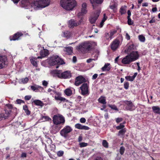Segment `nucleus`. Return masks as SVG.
Segmentation results:
<instances>
[{
	"label": "nucleus",
	"instance_id": "obj_33",
	"mask_svg": "<svg viewBox=\"0 0 160 160\" xmlns=\"http://www.w3.org/2000/svg\"><path fill=\"white\" fill-rule=\"evenodd\" d=\"M23 109L25 110V112L27 114L29 115L30 114V111L28 109V106L27 105L23 106Z\"/></svg>",
	"mask_w": 160,
	"mask_h": 160
},
{
	"label": "nucleus",
	"instance_id": "obj_16",
	"mask_svg": "<svg viewBox=\"0 0 160 160\" xmlns=\"http://www.w3.org/2000/svg\"><path fill=\"white\" fill-rule=\"evenodd\" d=\"M7 58L5 56H0V69L6 64Z\"/></svg>",
	"mask_w": 160,
	"mask_h": 160
},
{
	"label": "nucleus",
	"instance_id": "obj_62",
	"mask_svg": "<svg viewBox=\"0 0 160 160\" xmlns=\"http://www.w3.org/2000/svg\"><path fill=\"white\" fill-rule=\"evenodd\" d=\"M127 13H128V14L127 18H129L130 17L131 15V12L130 10H128Z\"/></svg>",
	"mask_w": 160,
	"mask_h": 160
},
{
	"label": "nucleus",
	"instance_id": "obj_23",
	"mask_svg": "<svg viewBox=\"0 0 160 160\" xmlns=\"http://www.w3.org/2000/svg\"><path fill=\"white\" fill-rule=\"evenodd\" d=\"M65 51L67 54L69 55H71L73 53V48L71 47H68L65 48Z\"/></svg>",
	"mask_w": 160,
	"mask_h": 160
},
{
	"label": "nucleus",
	"instance_id": "obj_31",
	"mask_svg": "<svg viewBox=\"0 0 160 160\" xmlns=\"http://www.w3.org/2000/svg\"><path fill=\"white\" fill-rule=\"evenodd\" d=\"M28 0H22L21 1L22 4V7H25L27 6L28 3Z\"/></svg>",
	"mask_w": 160,
	"mask_h": 160
},
{
	"label": "nucleus",
	"instance_id": "obj_26",
	"mask_svg": "<svg viewBox=\"0 0 160 160\" xmlns=\"http://www.w3.org/2000/svg\"><path fill=\"white\" fill-rule=\"evenodd\" d=\"M103 0H90L91 3L92 4V6L93 8H94L93 4L95 2L97 4H101Z\"/></svg>",
	"mask_w": 160,
	"mask_h": 160
},
{
	"label": "nucleus",
	"instance_id": "obj_55",
	"mask_svg": "<svg viewBox=\"0 0 160 160\" xmlns=\"http://www.w3.org/2000/svg\"><path fill=\"white\" fill-rule=\"evenodd\" d=\"M78 26L79 25L81 24L83 22V19L82 18H81L80 20L78 22H77Z\"/></svg>",
	"mask_w": 160,
	"mask_h": 160
},
{
	"label": "nucleus",
	"instance_id": "obj_3",
	"mask_svg": "<svg viewBox=\"0 0 160 160\" xmlns=\"http://www.w3.org/2000/svg\"><path fill=\"white\" fill-rule=\"evenodd\" d=\"M61 6L67 10H72L77 5L75 0H61Z\"/></svg>",
	"mask_w": 160,
	"mask_h": 160
},
{
	"label": "nucleus",
	"instance_id": "obj_43",
	"mask_svg": "<svg viewBox=\"0 0 160 160\" xmlns=\"http://www.w3.org/2000/svg\"><path fill=\"white\" fill-rule=\"evenodd\" d=\"M88 144L85 142H81L79 143V145L81 148L87 146Z\"/></svg>",
	"mask_w": 160,
	"mask_h": 160
},
{
	"label": "nucleus",
	"instance_id": "obj_12",
	"mask_svg": "<svg viewBox=\"0 0 160 160\" xmlns=\"http://www.w3.org/2000/svg\"><path fill=\"white\" fill-rule=\"evenodd\" d=\"M100 13V12L98 11L94 13V16H91L90 17L89 20L91 23H94L96 22L99 15Z\"/></svg>",
	"mask_w": 160,
	"mask_h": 160
},
{
	"label": "nucleus",
	"instance_id": "obj_61",
	"mask_svg": "<svg viewBox=\"0 0 160 160\" xmlns=\"http://www.w3.org/2000/svg\"><path fill=\"white\" fill-rule=\"evenodd\" d=\"M107 17L106 16L105 14H104V17L102 18V22H104L107 19Z\"/></svg>",
	"mask_w": 160,
	"mask_h": 160
},
{
	"label": "nucleus",
	"instance_id": "obj_32",
	"mask_svg": "<svg viewBox=\"0 0 160 160\" xmlns=\"http://www.w3.org/2000/svg\"><path fill=\"white\" fill-rule=\"evenodd\" d=\"M64 37L68 38L71 36V32L68 31H66L63 33Z\"/></svg>",
	"mask_w": 160,
	"mask_h": 160
},
{
	"label": "nucleus",
	"instance_id": "obj_19",
	"mask_svg": "<svg viewBox=\"0 0 160 160\" xmlns=\"http://www.w3.org/2000/svg\"><path fill=\"white\" fill-rule=\"evenodd\" d=\"M76 21L73 19H71L68 22V27L71 28H73L74 27L78 26Z\"/></svg>",
	"mask_w": 160,
	"mask_h": 160
},
{
	"label": "nucleus",
	"instance_id": "obj_54",
	"mask_svg": "<svg viewBox=\"0 0 160 160\" xmlns=\"http://www.w3.org/2000/svg\"><path fill=\"white\" fill-rule=\"evenodd\" d=\"M89 129V128L85 126H82V129L88 130Z\"/></svg>",
	"mask_w": 160,
	"mask_h": 160
},
{
	"label": "nucleus",
	"instance_id": "obj_20",
	"mask_svg": "<svg viewBox=\"0 0 160 160\" xmlns=\"http://www.w3.org/2000/svg\"><path fill=\"white\" fill-rule=\"evenodd\" d=\"M31 88L32 90L33 91H35L36 90L42 91L43 89L42 87L36 85L31 86Z\"/></svg>",
	"mask_w": 160,
	"mask_h": 160
},
{
	"label": "nucleus",
	"instance_id": "obj_4",
	"mask_svg": "<svg viewBox=\"0 0 160 160\" xmlns=\"http://www.w3.org/2000/svg\"><path fill=\"white\" fill-rule=\"evenodd\" d=\"M92 47V44L88 42L80 43L77 46V49L82 53H86L89 51Z\"/></svg>",
	"mask_w": 160,
	"mask_h": 160
},
{
	"label": "nucleus",
	"instance_id": "obj_11",
	"mask_svg": "<svg viewBox=\"0 0 160 160\" xmlns=\"http://www.w3.org/2000/svg\"><path fill=\"white\" fill-rule=\"evenodd\" d=\"M120 41L118 39H115L112 42L111 45L112 49L115 51L117 49L119 45Z\"/></svg>",
	"mask_w": 160,
	"mask_h": 160
},
{
	"label": "nucleus",
	"instance_id": "obj_35",
	"mask_svg": "<svg viewBox=\"0 0 160 160\" xmlns=\"http://www.w3.org/2000/svg\"><path fill=\"white\" fill-rule=\"evenodd\" d=\"M117 6V4L116 3H114L113 4L110 6V8L113 9L114 12L116 11V8Z\"/></svg>",
	"mask_w": 160,
	"mask_h": 160
},
{
	"label": "nucleus",
	"instance_id": "obj_63",
	"mask_svg": "<svg viewBox=\"0 0 160 160\" xmlns=\"http://www.w3.org/2000/svg\"><path fill=\"white\" fill-rule=\"evenodd\" d=\"M27 156V154L26 153L23 152L21 154V157L22 158H26Z\"/></svg>",
	"mask_w": 160,
	"mask_h": 160
},
{
	"label": "nucleus",
	"instance_id": "obj_56",
	"mask_svg": "<svg viewBox=\"0 0 160 160\" xmlns=\"http://www.w3.org/2000/svg\"><path fill=\"white\" fill-rule=\"evenodd\" d=\"M31 98V96H26L25 97V99L26 100H30Z\"/></svg>",
	"mask_w": 160,
	"mask_h": 160
},
{
	"label": "nucleus",
	"instance_id": "obj_41",
	"mask_svg": "<svg viewBox=\"0 0 160 160\" xmlns=\"http://www.w3.org/2000/svg\"><path fill=\"white\" fill-rule=\"evenodd\" d=\"M125 149L124 147L122 146L120 147L119 152L121 155H123L124 153Z\"/></svg>",
	"mask_w": 160,
	"mask_h": 160
},
{
	"label": "nucleus",
	"instance_id": "obj_9",
	"mask_svg": "<svg viewBox=\"0 0 160 160\" xmlns=\"http://www.w3.org/2000/svg\"><path fill=\"white\" fill-rule=\"evenodd\" d=\"M88 87L87 83H84L80 87L82 94L84 95L88 94Z\"/></svg>",
	"mask_w": 160,
	"mask_h": 160
},
{
	"label": "nucleus",
	"instance_id": "obj_18",
	"mask_svg": "<svg viewBox=\"0 0 160 160\" xmlns=\"http://www.w3.org/2000/svg\"><path fill=\"white\" fill-rule=\"evenodd\" d=\"M132 61L131 58L129 57V55L126 56L122 60V62L124 64H128Z\"/></svg>",
	"mask_w": 160,
	"mask_h": 160
},
{
	"label": "nucleus",
	"instance_id": "obj_58",
	"mask_svg": "<svg viewBox=\"0 0 160 160\" xmlns=\"http://www.w3.org/2000/svg\"><path fill=\"white\" fill-rule=\"evenodd\" d=\"M42 118H44L46 120L49 121V120L51 119L48 116H43Z\"/></svg>",
	"mask_w": 160,
	"mask_h": 160
},
{
	"label": "nucleus",
	"instance_id": "obj_8",
	"mask_svg": "<svg viewBox=\"0 0 160 160\" xmlns=\"http://www.w3.org/2000/svg\"><path fill=\"white\" fill-rule=\"evenodd\" d=\"M86 82L85 78L82 76L77 77L75 79V85L78 86L81 83Z\"/></svg>",
	"mask_w": 160,
	"mask_h": 160
},
{
	"label": "nucleus",
	"instance_id": "obj_36",
	"mask_svg": "<svg viewBox=\"0 0 160 160\" xmlns=\"http://www.w3.org/2000/svg\"><path fill=\"white\" fill-rule=\"evenodd\" d=\"M126 130L125 129H123L119 131L118 135V136L123 135L126 132Z\"/></svg>",
	"mask_w": 160,
	"mask_h": 160
},
{
	"label": "nucleus",
	"instance_id": "obj_7",
	"mask_svg": "<svg viewBox=\"0 0 160 160\" xmlns=\"http://www.w3.org/2000/svg\"><path fill=\"white\" fill-rule=\"evenodd\" d=\"M72 130L70 126H67L60 131V134L62 137L66 138L68 136V134L72 132Z\"/></svg>",
	"mask_w": 160,
	"mask_h": 160
},
{
	"label": "nucleus",
	"instance_id": "obj_40",
	"mask_svg": "<svg viewBox=\"0 0 160 160\" xmlns=\"http://www.w3.org/2000/svg\"><path fill=\"white\" fill-rule=\"evenodd\" d=\"M125 79L128 81H132L134 80V79L132 76H128L125 77Z\"/></svg>",
	"mask_w": 160,
	"mask_h": 160
},
{
	"label": "nucleus",
	"instance_id": "obj_44",
	"mask_svg": "<svg viewBox=\"0 0 160 160\" xmlns=\"http://www.w3.org/2000/svg\"><path fill=\"white\" fill-rule=\"evenodd\" d=\"M28 81V79L27 77H26L25 78H22L21 79L22 82L23 83H27Z\"/></svg>",
	"mask_w": 160,
	"mask_h": 160
},
{
	"label": "nucleus",
	"instance_id": "obj_28",
	"mask_svg": "<svg viewBox=\"0 0 160 160\" xmlns=\"http://www.w3.org/2000/svg\"><path fill=\"white\" fill-rule=\"evenodd\" d=\"M98 102H99L103 104H105L106 103L105 99V98L104 97H101L98 99Z\"/></svg>",
	"mask_w": 160,
	"mask_h": 160
},
{
	"label": "nucleus",
	"instance_id": "obj_29",
	"mask_svg": "<svg viewBox=\"0 0 160 160\" xmlns=\"http://www.w3.org/2000/svg\"><path fill=\"white\" fill-rule=\"evenodd\" d=\"M126 6H122L121 7L120 9V12L121 15L124 14L126 13Z\"/></svg>",
	"mask_w": 160,
	"mask_h": 160
},
{
	"label": "nucleus",
	"instance_id": "obj_34",
	"mask_svg": "<svg viewBox=\"0 0 160 160\" xmlns=\"http://www.w3.org/2000/svg\"><path fill=\"white\" fill-rule=\"evenodd\" d=\"M135 48H136L134 45L133 44H132L129 45L128 48V52H130L132 50L135 49Z\"/></svg>",
	"mask_w": 160,
	"mask_h": 160
},
{
	"label": "nucleus",
	"instance_id": "obj_1",
	"mask_svg": "<svg viewBox=\"0 0 160 160\" xmlns=\"http://www.w3.org/2000/svg\"><path fill=\"white\" fill-rule=\"evenodd\" d=\"M51 74L53 77H57L60 78L68 79L72 77L71 72L69 71L62 72L61 71L55 70L52 71Z\"/></svg>",
	"mask_w": 160,
	"mask_h": 160
},
{
	"label": "nucleus",
	"instance_id": "obj_39",
	"mask_svg": "<svg viewBox=\"0 0 160 160\" xmlns=\"http://www.w3.org/2000/svg\"><path fill=\"white\" fill-rule=\"evenodd\" d=\"M138 38L140 41L142 42H144L145 39L144 37L142 35H140L138 36Z\"/></svg>",
	"mask_w": 160,
	"mask_h": 160
},
{
	"label": "nucleus",
	"instance_id": "obj_21",
	"mask_svg": "<svg viewBox=\"0 0 160 160\" xmlns=\"http://www.w3.org/2000/svg\"><path fill=\"white\" fill-rule=\"evenodd\" d=\"M23 34L21 32H18L14 34L11 40H16L19 39V38L22 36Z\"/></svg>",
	"mask_w": 160,
	"mask_h": 160
},
{
	"label": "nucleus",
	"instance_id": "obj_53",
	"mask_svg": "<svg viewBox=\"0 0 160 160\" xmlns=\"http://www.w3.org/2000/svg\"><path fill=\"white\" fill-rule=\"evenodd\" d=\"M16 102H17V104H20L22 102L24 103V102L23 101H22V100L17 99L16 100Z\"/></svg>",
	"mask_w": 160,
	"mask_h": 160
},
{
	"label": "nucleus",
	"instance_id": "obj_6",
	"mask_svg": "<svg viewBox=\"0 0 160 160\" xmlns=\"http://www.w3.org/2000/svg\"><path fill=\"white\" fill-rule=\"evenodd\" d=\"M65 63L62 59L59 57L58 56H55L52 57L51 64L52 65H55L56 64L62 65Z\"/></svg>",
	"mask_w": 160,
	"mask_h": 160
},
{
	"label": "nucleus",
	"instance_id": "obj_24",
	"mask_svg": "<svg viewBox=\"0 0 160 160\" xmlns=\"http://www.w3.org/2000/svg\"><path fill=\"white\" fill-rule=\"evenodd\" d=\"M33 102L36 105L40 106L41 107H43L44 104L42 102L39 100H34Z\"/></svg>",
	"mask_w": 160,
	"mask_h": 160
},
{
	"label": "nucleus",
	"instance_id": "obj_5",
	"mask_svg": "<svg viewBox=\"0 0 160 160\" xmlns=\"http://www.w3.org/2000/svg\"><path fill=\"white\" fill-rule=\"evenodd\" d=\"M52 118L54 124L56 125L63 124L65 122L64 118L62 115L59 114L54 115Z\"/></svg>",
	"mask_w": 160,
	"mask_h": 160
},
{
	"label": "nucleus",
	"instance_id": "obj_37",
	"mask_svg": "<svg viewBox=\"0 0 160 160\" xmlns=\"http://www.w3.org/2000/svg\"><path fill=\"white\" fill-rule=\"evenodd\" d=\"M108 106L112 109L116 110L117 111H118V109L117 108V107L114 105H111L108 104Z\"/></svg>",
	"mask_w": 160,
	"mask_h": 160
},
{
	"label": "nucleus",
	"instance_id": "obj_13",
	"mask_svg": "<svg viewBox=\"0 0 160 160\" xmlns=\"http://www.w3.org/2000/svg\"><path fill=\"white\" fill-rule=\"evenodd\" d=\"M124 103L127 105L126 108V109L128 110L132 111L135 108L134 105L132 102L128 101H124Z\"/></svg>",
	"mask_w": 160,
	"mask_h": 160
},
{
	"label": "nucleus",
	"instance_id": "obj_14",
	"mask_svg": "<svg viewBox=\"0 0 160 160\" xmlns=\"http://www.w3.org/2000/svg\"><path fill=\"white\" fill-rule=\"evenodd\" d=\"M87 4L86 3H83L82 6L81 12L78 14V16H80L82 15L85 14L87 12L86 10Z\"/></svg>",
	"mask_w": 160,
	"mask_h": 160
},
{
	"label": "nucleus",
	"instance_id": "obj_49",
	"mask_svg": "<svg viewBox=\"0 0 160 160\" xmlns=\"http://www.w3.org/2000/svg\"><path fill=\"white\" fill-rule=\"evenodd\" d=\"M128 23L129 25H132L133 24V22L132 21L130 17L129 18H128Z\"/></svg>",
	"mask_w": 160,
	"mask_h": 160
},
{
	"label": "nucleus",
	"instance_id": "obj_2",
	"mask_svg": "<svg viewBox=\"0 0 160 160\" xmlns=\"http://www.w3.org/2000/svg\"><path fill=\"white\" fill-rule=\"evenodd\" d=\"M51 0H36L31 4L32 8L37 9L39 8H43L49 5Z\"/></svg>",
	"mask_w": 160,
	"mask_h": 160
},
{
	"label": "nucleus",
	"instance_id": "obj_47",
	"mask_svg": "<svg viewBox=\"0 0 160 160\" xmlns=\"http://www.w3.org/2000/svg\"><path fill=\"white\" fill-rule=\"evenodd\" d=\"M124 127V126L122 124H120L119 126H118L116 127V128L118 130H119L123 128Z\"/></svg>",
	"mask_w": 160,
	"mask_h": 160
},
{
	"label": "nucleus",
	"instance_id": "obj_27",
	"mask_svg": "<svg viewBox=\"0 0 160 160\" xmlns=\"http://www.w3.org/2000/svg\"><path fill=\"white\" fill-rule=\"evenodd\" d=\"M153 111L156 113H160V108L157 106H153L152 108Z\"/></svg>",
	"mask_w": 160,
	"mask_h": 160
},
{
	"label": "nucleus",
	"instance_id": "obj_64",
	"mask_svg": "<svg viewBox=\"0 0 160 160\" xmlns=\"http://www.w3.org/2000/svg\"><path fill=\"white\" fill-rule=\"evenodd\" d=\"M94 160H103V159L100 157H97Z\"/></svg>",
	"mask_w": 160,
	"mask_h": 160
},
{
	"label": "nucleus",
	"instance_id": "obj_15",
	"mask_svg": "<svg viewBox=\"0 0 160 160\" xmlns=\"http://www.w3.org/2000/svg\"><path fill=\"white\" fill-rule=\"evenodd\" d=\"M40 56L38 57L37 58H42L48 56V51L47 49H43L40 51Z\"/></svg>",
	"mask_w": 160,
	"mask_h": 160
},
{
	"label": "nucleus",
	"instance_id": "obj_22",
	"mask_svg": "<svg viewBox=\"0 0 160 160\" xmlns=\"http://www.w3.org/2000/svg\"><path fill=\"white\" fill-rule=\"evenodd\" d=\"M110 65V64L109 63H107L105 64L104 66L102 68V71H108L111 69Z\"/></svg>",
	"mask_w": 160,
	"mask_h": 160
},
{
	"label": "nucleus",
	"instance_id": "obj_10",
	"mask_svg": "<svg viewBox=\"0 0 160 160\" xmlns=\"http://www.w3.org/2000/svg\"><path fill=\"white\" fill-rule=\"evenodd\" d=\"M128 55L131 59L132 62L138 59L139 57V55L138 51L132 52Z\"/></svg>",
	"mask_w": 160,
	"mask_h": 160
},
{
	"label": "nucleus",
	"instance_id": "obj_60",
	"mask_svg": "<svg viewBox=\"0 0 160 160\" xmlns=\"http://www.w3.org/2000/svg\"><path fill=\"white\" fill-rule=\"evenodd\" d=\"M80 121L81 123H84L86 122V119L84 118H82L80 119Z\"/></svg>",
	"mask_w": 160,
	"mask_h": 160
},
{
	"label": "nucleus",
	"instance_id": "obj_50",
	"mask_svg": "<svg viewBox=\"0 0 160 160\" xmlns=\"http://www.w3.org/2000/svg\"><path fill=\"white\" fill-rule=\"evenodd\" d=\"M105 37L107 39H111L112 38L110 34L108 33H105Z\"/></svg>",
	"mask_w": 160,
	"mask_h": 160
},
{
	"label": "nucleus",
	"instance_id": "obj_57",
	"mask_svg": "<svg viewBox=\"0 0 160 160\" xmlns=\"http://www.w3.org/2000/svg\"><path fill=\"white\" fill-rule=\"evenodd\" d=\"M48 83V82L46 81H43L42 82V85L46 87L47 86Z\"/></svg>",
	"mask_w": 160,
	"mask_h": 160
},
{
	"label": "nucleus",
	"instance_id": "obj_46",
	"mask_svg": "<svg viewBox=\"0 0 160 160\" xmlns=\"http://www.w3.org/2000/svg\"><path fill=\"white\" fill-rule=\"evenodd\" d=\"M64 154V152L62 151H60L57 152V154L58 157L62 156Z\"/></svg>",
	"mask_w": 160,
	"mask_h": 160
},
{
	"label": "nucleus",
	"instance_id": "obj_17",
	"mask_svg": "<svg viewBox=\"0 0 160 160\" xmlns=\"http://www.w3.org/2000/svg\"><path fill=\"white\" fill-rule=\"evenodd\" d=\"M10 111H5L4 113H2L0 114V121L3 119L7 118L9 116L10 114Z\"/></svg>",
	"mask_w": 160,
	"mask_h": 160
},
{
	"label": "nucleus",
	"instance_id": "obj_25",
	"mask_svg": "<svg viewBox=\"0 0 160 160\" xmlns=\"http://www.w3.org/2000/svg\"><path fill=\"white\" fill-rule=\"evenodd\" d=\"M58 96L55 97V99L56 100H59L61 101H64L66 100V99L64 98L61 97L59 93H57Z\"/></svg>",
	"mask_w": 160,
	"mask_h": 160
},
{
	"label": "nucleus",
	"instance_id": "obj_52",
	"mask_svg": "<svg viewBox=\"0 0 160 160\" xmlns=\"http://www.w3.org/2000/svg\"><path fill=\"white\" fill-rule=\"evenodd\" d=\"M123 119L122 118H117L116 119V122L117 123L119 122L122 121Z\"/></svg>",
	"mask_w": 160,
	"mask_h": 160
},
{
	"label": "nucleus",
	"instance_id": "obj_42",
	"mask_svg": "<svg viewBox=\"0 0 160 160\" xmlns=\"http://www.w3.org/2000/svg\"><path fill=\"white\" fill-rule=\"evenodd\" d=\"M31 62L32 64L34 66H36L37 65V63L36 61H35V58H32L30 59Z\"/></svg>",
	"mask_w": 160,
	"mask_h": 160
},
{
	"label": "nucleus",
	"instance_id": "obj_38",
	"mask_svg": "<svg viewBox=\"0 0 160 160\" xmlns=\"http://www.w3.org/2000/svg\"><path fill=\"white\" fill-rule=\"evenodd\" d=\"M103 146L105 148H108V143L106 140H103L102 142Z\"/></svg>",
	"mask_w": 160,
	"mask_h": 160
},
{
	"label": "nucleus",
	"instance_id": "obj_48",
	"mask_svg": "<svg viewBox=\"0 0 160 160\" xmlns=\"http://www.w3.org/2000/svg\"><path fill=\"white\" fill-rule=\"evenodd\" d=\"M129 83L128 82H125L124 85V88H125L126 89H128L129 87Z\"/></svg>",
	"mask_w": 160,
	"mask_h": 160
},
{
	"label": "nucleus",
	"instance_id": "obj_51",
	"mask_svg": "<svg viewBox=\"0 0 160 160\" xmlns=\"http://www.w3.org/2000/svg\"><path fill=\"white\" fill-rule=\"evenodd\" d=\"M116 31L113 30V31H111L110 32V35L111 36L112 38V37L113 35L116 32Z\"/></svg>",
	"mask_w": 160,
	"mask_h": 160
},
{
	"label": "nucleus",
	"instance_id": "obj_59",
	"mask_svg": "<svg viewBox=\"0 0 160 160\" xmlns=\"http://www.w3.org/2000/svg\"><path fill=\"white\" fill-rule=\"evenodd\" d=\"M98 76V75L97 74H95L93 75L92 79L93 80L97 78Z\"/></svg>",
	"mask_w": 160,
	"mask_h": 160
},
{
	"label": "nucleus",
	"instance_id": "obj_30",
	"mask_svg": "<svg viewBox=\"0 0 160 160\" xmlns=\"http://www.w3.org/2000/svg\"><path fill=\"white\" fill-rule=\"evenodd\" d=\"M64 93L68 96H70L72 94V91L70 88H67L65 89Z\"/></svg>",
	"mask_w": 160,
	"mask_h": 160
},
{
	"label": "nucleus",
	"instance_id": "obj_45",
	"mask_svg": "<svg viewBox=\"0 0 160 160\" xmlns=\"http://www.w3.org/2000/svg\"><path fill=\"white\" fill-rule=\"evenodd\" d=\"M75 128H78V129H82V125L78 123V124H76L75 125Z\"/></svg>",
	"mask_w": 160,
	"mask_h": 160
}]
</instances>
